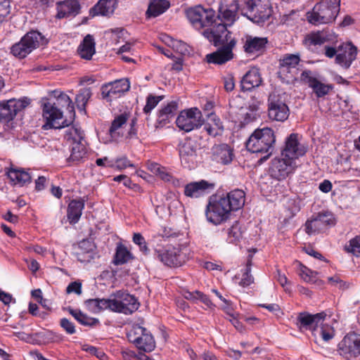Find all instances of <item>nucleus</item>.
<instances>
[{
  "instance_id": "obj_1",
  "label": "nucleus",
  "mask_w": 360,
  "mask_h": 360,
  "mask_svg": "<svg viewBox=\"0 0 360 360\" xmlns=\"http://www.w3.org/2000/svg\"><path fill=\"white\" fill-rule=\"evenodd\" d=\"M45 129L69 127L75 117L74 106L70 98L62 91L54 90L49 98L41 99Z\"/></svg>"
},
{
  "instance_id": "obj_2",
  "label": "nucleus",
  "mask_w": 360,
  "mask_h": 360,
  "mask_svg": "<svg viewBox=\"0 0 360 360\" xmlns=\"http://www.w3.org/2000/svg\"><path fill=\"white\" fill-rule=\"evenodd\" d=\"M202 35L215 46H221L216 51L206 56L209 63L222 65L233 58V49L237 41L223 25L218 26L215 32L203 31Z\"/></svg>"
},
{
  "instance_id": "obj_3",
  "label": "nucleus",
  "mask_w": 360,
  "mask_h": 360,
  "mask_svg": "<svg viewBox=\"0 0 360 360\" xmlns=\"http://www.w3.org/2000/svg\"><path fill=\"white\" fill-rule=\"evenodd\" d=\"M276 136L273 129L269 127L257 129L246 141L247 149L253 153H266L269 157L273 152Z\"/></svg>"
},
{
  "instance_id": "obj_4",
  "label": "nucleus",
  "mask_w": 360,
  "mask_h": 360,
  "mask_svg": "<svg viewBox=\"0 0 360 360\" xmlns=\"http://www.w3.org/2000/svg\"><path fill=\"white\" fill-rule=\"evenodd\" d=\"M340 0H321L307 13V19L316 25L332 22L340 11Z\"/></svg>"
},
{
  "instance_id": "obj_5",
  "label": "nucleus",
  "mask_w": 360,
  "mask_h": 360,
  "mask_svg": "<svg viewBox=\"0 0 360 360\" xmlns=\"http://www.w3.org/2000/svg\"><path fill=\"white\" fill-rule=\"evenodd\" d=\"M231 213V211L224 197L215 195L209 198L205 209V216L210 223L219 225L230 218Z\"/></svg>"
},
{
  "instance_id": "obj_6",
  "label": "nucleus",
  "mask_w": 360,
  "mask_h": 360,
  "mask_svg": "<svg viewBox=\"0 0 360 360\" xmlns=\"http://www.w3.org/2000/svg\"><path fill=\"white\" fill-rule=\"evenodd\" d=\"M186 17L196 30L207 27L211 30L215 25V11L210 8H204L201 5L188 8L186 11Z\"/></svg>"
},
{
  "instance_id": "obj_7",
  "label": "nucleus",
  "mask_w": 360,
  "mask_h": 360,
  "mask_svg": "<svg viewBox=\"0 0 360 360\" xmlns=\"http://www.w3.org/2000/svg\"><path fill=\"white\" fill-rule=\"evenodd\" d=\"M109 304L110 311L126 315L136 311L140 305L134 295L122 290H118L110 295Z\"/></svg>"
},
{
  "instance_id": "obj_8",
  "label": "nucleus",
  "mask_w": 360,
  "mask_h": 360,
  "mask_svg": "<svg viewBox=\"0 0 360 360\" xmlns=\"http://www.w3.org/2000/svg\"><path fill=\"white\" fill-rule=\"evenodd\" d=\"M44 44V37L37 31H31L11 48V53L16 58H24L33 50Z\"/></svg>"
},
{
  "instance_id": "obj_9",
  "label": "nucleus",
  "mask_w": 360,
  "mask_h": 360,
  "mask_svg": "<svg viewBox=\"0 0 360 360\" xmlns=\"http://www.w3.org/2000/svg\"><path fill=\"white\" fill-rule=\"evenodd\" d=\"M177 127L185 132L199 129L204 124L201 111L198 108H191L180 112L176 119Z\"/></svg>"
},
{
  "instance_id": "obj_10",
  "label": "nucleus",
  "mask_w": 360,
  "mask_h": 360,
  "mask_svg": "<svg viewBox=\"0 0 360 360\" xmlns=\"http://www.w3.org/2000/svg\"><path fill=\"white\" fill-rule=\"evenodd\" d=\"M332 316L330 310L323 311L317 314H310L307 311H302L297 314V326L300 330H308L316 338V331L319 325L326 321L327 318Z\"/></svg>"
},
{
  "instance_id": "obj_11",
  "label": "nucleus",
  "mask_w": 360,
  "mask_h": 360,
  "mask_svg": "<svg viewBox=\"0 0 360 360\" xmlns=\"http://www.w3.org/2000/svg\"><path fill=\"white\" fill-rule=\"evenodd\" d=\"M127 337L139 349L145 352H150L155 348V342L153 335L142 326H134Z\"/></svg>"
},
{
  "instance_id": "obj_12",
  "label": "nucleus",
  "mask_w": 360,
  "mask_h": 360,
  "mask_svg": "<svg viewBox=\"0 0 360 360\" xmlns=\"http://www.w3.org/2000/svg\"><path fill=\"white\" fill-rule=\"evenodd\" d=\"M188 250L186 248L169 247L157 251L158 258L168 266H180L188 259Z\"/></svg>"
},
{
  "instance_id": "obj_13",
  "label": "nucleus",
  "mask_w": 360,
  "mask_h": 360,
  "mask_svg": "<svg viewBox=\"0 0 360 360\" xmlns=\"http://www.w3.org/2000/svg\"><path fill=\"white\" fill-rule=\"evenodd\" d=\"M30 104V99L24 97L20 99H10L0 102V122L12 121L17 113Z\"/></svg>"
},
{
  "instance_id": "obj_14",
  "label": "nucleus",
  "mask_w": 360,
  "mask_h": 360,
  "mask_svg": "<svg viewBox=\"0 0 360 360\" xmlns=\"http://www.w3.org/2000/svg\"><path fill=\"white\" fill-rule=\"evenodd\" d=\"M297 167L295 161L287 157L275 158L271 160L270 172L273 178L283 180L294 173Z\"/></svg>"
},
{
  "instance_id": "obj_15",
  "label": "nucleus",
  "mask_w": 360,
  "mask_h": 360,
  "mask_svg": "<svg viewBox=\"0 0 360 360\" xmlns=\"http://www.w3.org/2000/svg\"><path fill=\"white\" fill-rule=\"evenodd\" d=\"M290 115V110L279 95L271 94L268 98V117L272 121L283 122Z\"/></svg>"
},
{
  "instance_id": "obj_16",
  "label": "nucleus",
  "mask_w": 360,
  "mask_h": 360,
  "mask_svg": "<svg viewBox=\"0 0 360 360\" xmlns=\"http://www.w3.org/2000/svg\"><path fill=\"white\" fill-rule=\"evenodd\" d=\"M178 150L182 166L189 169H193L197 159L196 142L191 139H185L179 143Z\"/></svg>"
},
{
  "instance_id": "obj_17",
  "label": "nucleus",
  "mask_w": 360,
  "mask_h": 360,
  "mask_svg": "<svg viewBox=\"0 0 360 360\" xmlns=\"http://www.w3.org/2000/svg\"><path fill=\"white\" fill-rule=\"evenodd\" d=\"M307 152V147L301 143L298 134H290L285 141V146L281 150V156L292 158L294 161L304 156Z\"/></svg>"
},
{
  "instance_id": "obj_18",
  "label": "nucleus",
  "mask_w": 360,
  "mask_h": 360,
  "mask_svg": "<svg viewBox=\"0 0 360 360\" xmlns=\"http://www.w3.org/2000/svg\"><path fill=\"white\" fill-rule=\"evenodd\" d=\"M334 224L332 213L320 212L308 219L304 224V229L308 235H315L323 231L328 226Z\"/></svg>"
},
{
  "instance_id": "obj_19",
  "label": "nucleus",
  "mask_w": 360,
  "mask_h": 360,
  "mask_svg": "<svg viewBox=\"0 0 360 360\" xmlns=\"http://www.w3.org/2000/svg\"><path fill=\"white\" fill-rule=\"evenodd\" d=\"M300 58L298 55L288 54L285 55L280 60L278 75L283 81L289 82L295 79L298 74V65Z\"/></svg>"
},
{
  "instance_id": "obj_20",
  "label": "nucleus",
  "mask_w": 360,
  "mask_h": 360,
  "mask_svg": "<svg viewBox=\"0 0 360 360\" xmlns=\"http://www.w3.org/2000/svg\"><path fill=\"white\" fill-rule=\"evenodd\" d=\"M130 88L129 82L127 79H120L107 84L103 85L101 94L103 98L108 101L120 98Z\"/></svg>"
},
{
  "instance_id": "obj_21",
  "label": "nucleus",
  "mask_w": 360,
  "mask_h": 360,
  "mask_svg": "<svg viewBox=\"0 0 360 360\" xmlns=\"http://www.w3.org/2000/svg\"><path fill=\"white\" fill-rule=\"evenodd\" d=\"M238 4H231L229 7L223 8L221 7L217 15H215V25L211 30H205L204 31H217L218 26L223 25L226 30L228 26H231L236 20Z\"/></svg>"
},
{
  "instance_id": "obj_22",
  "label": "nucleus",
  "mask_w": 360,
  "mask_h": 360,
  "mask_svg": "<svg viewBox=\"0 0 360 360\" xmlns=\"http://www.w3.org/2000/svg\"><path fill=\"white\" fill-rule=\"evenodd\" d=\"M300 80L307 84L318 98L327 95L333 86L332 84L322 83L315 77L310 70L303 71L300 76Z\"/></svg>"
},
{
  "instance_id": "obj_23",
  "label": "nucleus",
  "mask_w": 360,
  "mask_h": 360,
  "mask_svg": "<svg viewBox=\"0 0 360 360\" xmlns=\"http://www.w3.org/2000/svg\"><path fill=\"white\" fill-rule=\"evenodd\" d=\"M357 48L352 43L342 44L339 46V51L335 58V63L345 69H348L356 60Z\"/></svg>"
},
{
  "instance_id": "obj_24",
  "label": "nucleus",
  "mask_w": 360,
  "mask_h": 360,
  "mask_svg": "<svg viewBox=\"0 0 360 360\" xmlns=\"http://www.w3.org/2000/svg\"><path fill=\"white\" fill-rule=\"evenodd\" d=\"M267 44L268 39L266 37L247 35L243 44V49L248 54L260 55L265 51Z\"/></svg>"
},
{
  "instance_id": "obj_25",
  "label": "nucleus",
  "mask_w": 360,
  "mask_h": 360,
  "mask_svg": "<svg viewBox=\"0 0 360 360\" xmlns=\"http://www.w3.org/2000/svg\"><path fill=\"white\" fill-rule=\"evenodd\" d=\"M213 188L214 184L205 180L191 182L186 185L184 194L191 198H199L208 193Z\"/></svg>"
},
{
  "instance_id": "obj_26",
  "label": "nucleus",
  "mask_w": 360,
  "mask_h": 360,
  "mask_svg": "<svg viewBox=\"0 0 360 360\" xmlns=\"http://www.w3.org/2000/svg\"><path fill=\"white\" fill-rule=\"evenodd\" d=\"M58 18H68L75 16L79 14L80 11V4L78 0H65L57 3Z\"/></svg>"
},
{
  "instance_id": "obj_27",
  "label": "nucleus",
  "mask_w": 360,
  "mask_h": 360,
  "mask_svg": "<svg viewBox=\"0 0 360 360\" xmlns=\"http://www.w3.org/2000/svg\"><path fill=\"white\" fill-rule=\"evenodd\" d=\"M213 160L223 165L231 162L234 157L233 149L227 144L216 145L212 148Z\"/></svg>"
},
{
  "instance_id": "obj_28",
  "label": "nucleus",
  "mask_w": 360,
  "mask_h": 360,
  "mask_svg": "<svg viewBox=\"0 0 360 360\" xmlns=\"http://www.w3.org/2000/svg\"><path fill=\"white\" fill-rule=\"evenodd\" d=\"M226 201V204L231 212L242 208L245 204V193L240 189H235L221 195Z\"/></svg>"
},
{
  "instance_id": "obj_29",
  "label": "nucleus",
  "mask_w": 360,
  "mask_h": 360,
  "mask_svg": "<svg viewBox=\"0 0 360 360\" xmlns=\"http://www.w3.org/2000/svg\"><path fill=\"white\" fill-rule=\"evenodd\" d=\"M330 40V34L325 30L311 32L305 35L303 44L307 49L313 46H321Z\"/></svg>"
},
{
  "instance_id": "obj_30",
  "label": "nucleus",
  "mask_w": 360,
  "mask_h": 360,
  "mask_svg": "<svg viewBox=\"0 0 360 360\" xmlns=\"http://www.w3.org/2000/svg\"><path fill=\"white\" fill-rule=\"evenodd\" d=\"M262 82V78L258 69H250L240 81L241 89L244 91H250L253 88L259 86Z\"/></svg>"
},
{
  "instance_id": "obj_31",
  "label": "nucleus",
  "mask_w": 360,
  "mask_h": 360,
  "mask_svg": "<svg viewBox=\"0 0 360 360\" xmlns=\"http://www.w3.org/2000/svg\"><path fill=\"white\" fill-rule=\"evenodd\" d=\"M96 43L92 35L87 34L77 48L79 56L85 60H91L96 53Z\"/></svg>"
},
{
  "instance_id": "obj_32",
  "label": "nucleus",
  "mask_w": 360,
  "mask_h": 360,
  "mask_svg": "<svg viewBox=\"0 0 360 360\" xmlns=\"http://www.w3.org/2000/svg\"><path fill=\"white\" fill-rule=\"evenodd\" d=\"M86 141L70 144V155L68 162L71 165H77L82 162L86 156Z\"/></svg>"
},
{
  "instance_id": "obj_33",
  "label": "nucleus",
  "mask_w": 360,
  "mask_h": 360,
  "mask_svg": "<svg viewBox=\"0 0 360 360\" xmlns=\"http://www.w3.org/2000/svg\"><path fill=\"white\" fill-rule=\"evenodd\" d=\"M117 6V0H99L91 9L93 15L108 16L112 14Z\"/></svg>"
},
{
  "instance_id": "obj_34",
  "label": "nucleus",
  "mask_w": 360,
  "mask_h": 360,
  "mask_svg": "<svg viewBox=\"0 0 360 360\" xmlns=\"http://www.w3.org/2000/svg\"><path fill=\"white\" fill-rule=\"evenodd\" d=\"M207 122H204V129L207 131V134L215 137L220 134L224 127L219 117L214 113L210 112L207 115Z\"/></svg>"
},
{
  "instance_id": "obj_35",
  "label": "nucleus",
  "mask_w": 360,
  "mask_h": 360,
  "mask_svg": "<svg viewBox=\"0 0 360 360\" xmlns=\"http://www.w3.org/2000/svg\"><path fill=\"white\" fill-rule=\"evenodd\" d=\"M4 170L8 175V177L14 183V184H20L22 186L26 183H30L31 181V175L22 169L6 167Z\"/></svg>"
},
{
  "instance_id": "obj_36",
  "label": "nucleus",
  "mask_w": 360,
  "mask_h": 360,
  "mask_svg": "<svg viewBox=\"0 0 360 360\" xmlns=\"http://www.w3.org/2000/svg\"><path fill=\"white\" fill-rule=\"evenodd\" d=\"M170 6L167 0H151L146 12L147 18H155L165 13Z\"/></svg>"
},
{
  "instance_id": "obj_37",
  "label": "nucleus",
  "mask_w": 360,
  "mask_h": 360,
  "mask_svg": "<svg viewBox=\"0 0 360 360\" xmlns=\"http://www.w3.org/2000/svg\"><path fill=\"white\" fill-rule=\"evenodd\" d=\"M178 108V103L176 101H171L162 108L158 112V126H164L169 122V120L174 116Z\"/></svg>"
},
{
  "instance_id": "obj_38",
  "label": "nucleus",
  "mask_w": 360,
  "mask_h": 360,
  "mask_svg": "<svg viewBox=\"0 0 360 360\" xmlns=\"http://www.w3.org/2000/svg\"><path fill=\"white\" fill-rule=\"evenodd\" d=\"M84 208V201L80 200H72L68 207V218L70 224H76L82 213Z\"/></svg>"
},
{
  "instance_id": "obj_39",
  "label": "nucleus",
  "mask_w": 360,
  "mask_h": 360,
  "mask_svg": "<svg viewBox=\"0 0 360 360\" xmlns=\"http://www.w3.org/2000/svg\"><path fill=\"white\" fill-rule=\"evenodd\" d=\"M128 119L129 115L126 112L120 114L115 117L108 131L112 139H116L123 135L121 133V130L126 124Z\"/></svg>"
},
{
  "instance_id": "obj_40",
  "label": "nucleus",
  "mask_w": 360,
  "mask_h": 360,
  "mask_svg": "<svg viewBox=\"0 0 360 360\" xmlns=\"http://www.w3.org/2000/svg\"><path fill=\"white\" fill-rule=\"evenodd\" d=\"M271 14V11L269 4H262L259 1L255 14L250 13V20L257 23L263 22L269 18Z\"/></svg>"
},
{
  "instance_id": "obj_41",
  "label": "nucleus",
  "mask_w": 360,
  "mask_h": 360,
  "mask_svg": "<svg viewBox=\"0 0 360 360\" xmlns=\"http://www.w3.org/2000/svg\"><path fill=\"white\" fill-rule=\"evenodd\" d=\"M86 308L91 313L98 314L101 311L109 310V298L89 299L84 302Z\"/></svg>"
},
{
  "instance_id": "obj_42",
  "label": "nucleus",
  "mask_w": 360,
  "mask_h": 360,
  "mask_svg": "<svg viewBox=\"0 0 360 360\" xmlns=\"http://www.w3.org/2000/svg\"><path fill=\"white\" fill-rule=\"evenodd\" d=\"M64 138L69 144H76L86 141L84 131L76 126L68 127L65 130Z\"/></svg>"
},
{
  "instance_id": "obj_43",
  "label": "nucleus",
  "mask_w": 360,
  "mask_h": 360,
  "mask_svg": "<svg viewBox=\"0 0 360 360\" xmlns=\"http://www.w3.org/2000/svg\"><path fill=\"white\" fill-rule=\"evenodd\" d=\"M132 259L131 253L123 245H119L117 247L116 252L114 258V264L120 265L128 262Z\"/></svg>"
},
{
  "instance_id": "obj_44",
  "label": "nucleus",
  "mask_w": 360,
  "mask_h": 360,
  "mask_svg": "<svg viewBox=\"0 0 360 360\" xmlns=\"http://www.w3.org/2000/svg\"><path fill=\"white\" fill-rule=\"evenodd\" d=\"M316 333V337L319 336L323 340L328 342L334 338L335 332L333 326L324 321L319 325Z\"/></svg>"
},
{
  "instance_id": "obj_45",
  "label": "nucleus",
  "mask_w": 360,
  "mask_h": 360,
  "mask_svg": "<svg viewBox=\"0 0 360 360\" xmlns=\"http://www.w3.org/2000/svg\"><path fill=\"white\" fill-rule=\"evenodd\" d=\"M251 266H252V256H249L246 266L244 269L242 278L239 282V285L243 288L248 287L254 283V278L251 275Z\"/></svg>"
},
{
  "instance_id": "obj_46",
  "label": "nucleus",
  "mask_w": 360,
  "mask_h": 360,
  "mask_svg": "<svg viewBox=\"0 0 360 360\" xmlns=\"http://www.w3.org/2000/svg\"><path fill=\"white\" fill-rule=\"evenodd\" d=\"M243 236V231L238 221H235L228 230L227 240L229 243H235L240 240Z\"/></svg>"
},
{
  "instance_id": "obj_47",
  "label": "nucleus",
  "mask_w": 360,
  "mask_h": 360,
  "mask_svg": "<svg viewBox=\"0 0 360 360\" xmlns=\"http://www.w3.org/2000/svg\"><path fill=\"white\" fill-rule=\"evenodd\" d=\"M345 250L353 255L360 257V236H356L349 240L345 245Z\"/></svg>"
},
{
  "instance_id": "obj_48",
  "label": "nucleus",
  "mask_w": 360,
  "mask_h": 360,
  "mask_svg": "<svg viewBox=\"0 0 360 360\" xmlns=\"http://www.w3.org/2000/svg\"><path fill=\"white\" fill-rule=\"evenodd\" d=\"M299 274L302 278L306 282L316 283L317 281L318 273L309 269L305 266L300 265Z\"/></svg>"
},
{
  "instance_id": "obj_49",
  "label": "nucleus",
  "mask_w": 360,
  "mask_h": 360,
  "mask_svg": "<svg viewBox=\"0 0 360 360\" xmlns=\"http://www.w3.org/2000/svg\"><path fill=\"white\" fill-rule=\"evenodd\" d=\"M91 96V91L90 89L85 88L80 90L79 93L76 96V103L79 108H85V106Z\"/></svg>"
},
{
  "instance_id": "obj_50",
  "label": "nucleus",
  "mask_w": 360,
  "mask_h": 360,
  "mask_svg": "<svg viewBox=\"0 0 360 360\" xmlns=\"http://www.w3.org/2000/svg\"><path fill=\"white\" fill-rule=\"evenodd\" d=\"M259 1L256 0H244V4L241 8V13L250 20V13L255 14V8Z\"/></svg>"
},
{
  "instance_id": "obj_51",
  "label": "nucleus",
  "mask_w": 360,
  "mask_h": 360,
  "mask_svg": "<svg viewBox=\"0 0 360 360\" xmlns=\"http://www.w3.org/2000/svg\"><path fill=\"white\" fill-rule=\"evenodd\" d=\"M162 96L150 94L146 98V104L143 108L146 114L150 113L162 101Z\"/></svg>"
},
{
  "instance_id": "obj_52",
  "label": "nucleus",
  "mask_w": 360,
  "mask_h": 360,
  "mask_svg": "<svg viewBox=\"0 0 360 360\" xmlns=\"http://www.w3.org/2000/svg\"><path fill=\"white\" fill-rule=\"evenodd\" d=\"M133 242L139 245L140 250L145 255L149 253V249L143 236L139 233H136L133 236Z\"/></svg>"
},
{
  "instance_id": "obj_53",
  "label": "nucleus",
  "mask_w": 360,
  "mask_h": 360,
  "mask_svg": "<svg viewBox=\"0 0 360 360\" xmlns=\"http://www.w3.org/2000/svg\"><path fill=\"white\" fill-rule=\"evenodd\" d=\"M10 2L8 0H0V22H2L10 13Z\"/></svg>"
},
{
  "instance_id": "obj_54",
  "label": "nucleus",
  "mask_w": 360,
  "mask_h": 360,
  "mask_svg": "<svg viewBox=\"0 0 360 360\" xmlns=\"http://www.w3.org/2000/svg\"><path fill=\"white\" fill-rule=\"evenodd\" d=\"M114 166L120 170L124 169L127 167H134V164L131 163L127 157L117 158L115 162Z\"/></svg>"
},
{
  "instance_id": "obj_55",
  "label": "nucleus",
  "mask_w": 360,
  "mask_h": 360,
  "mask_svg": "<svg viewBox=\"0 0 360 360\" xmlns=\"http://www.w3.org/2000/svg\"><path fill=\"white\" fill-rule=\"evenodd\" d=\"M60 325L68 334L72 335L76 332L74 323L66 318H63L60 319Z\"/></svg>"
},
{
  "instance_id": "obj_56",
  "label": "nucleus",
  "mask_w": 360,
  "mask_h": 360,
  "mask_svg": "<svg viewBox=\"0 0 360 360\" xmlns=\"http://www.w3.org/2000/svg\"><path fill=\"white\" fill-rule=\"evenodd\" d=\"M67 293H75L78 295L82 294V283L78 281H75L70 283L67 288H66Z\"/></svg>"
},
{
  "instance_id": "obj_57",
  "label": "nucleus",
  "mask_w": 360,
  "mask_h": 360,
  "mask_svg": "<svg viewBox=\"0 0 360 360\" xmlns=\"http://www.w3.org/2000/svg\"><path fill=\"white\" fill-rule=\"evenodd\" d=\"M98 323V319L89 317L85 314H83V316L79 322L80 324L85 326H94Z\"/></svg>"
},
{
  "instance_id": "obj_58",
  "label": "nucleus",
  "mask_w": 360,
  "mask_h": 360,
  "mask_svg": "<svg viewBox=\"0 0 360 360\" xmlns=\"http://www.w3.org/2000/svg\"><path fill=\"white\" fill-rule=\"evenodd\" d=\"M224 86L226 91H231L234 89L235 82L231 75H228L224 78Z\"/></svg>"
},
{
  "instance_id": "obj_59",
  "label": "nucleus",
  "mask_w": 360,
  "mask_h": 360,
  "mask_svg": "<svg viewBox=\"0 0 360 360\" xmlns=\"http://www.w3.org/2000/svg\"><path fill=\"white\" fill-rule=\"evenodd\" d=\"M197 295H198V300H200L209 308H212L213 307V304L207 295H205L202 292L197 293Z\"/></svg>"
},
{
  "instance_id": "obj_60",
  "label": "nucleus",
  "mask_w": 360,
  "mask_h": 360,
  "mask_svg": "<svg viewBox=\"0 0 360 360\" xmlns=\"http://www.w3.org/2000/svg\"><path fill=\"white\" fill-rule=\"evenodd\" d=\"M339 51V46L336 49L332 46H325V55L329 58H332L334 56H337L338 53Z\"/></svg>"
},
{
  "instance_id": "obj_61",
  "label": "nucleus",
  "mask_w": 360,
  "mask_h": 360,
  "mask_svg": "<svg viewBox=\"0 0 360 360\" xmlns=\"http://www.w3.org/2000/svg\"><path fill=\"white\" fill-rule=\"evenodd\" d=\"M86 350L101 359H103V357L105 356V354L95 347L90 346Z\"/></svg>"
},
{
  "instance_id": "obj_62",
  "label": "nucleus",
  "mask_w": 360,
  "mask_h": 360,
  "mask_svg": "<svg viewBox=\"0 0 360 360\" xmlns=\"http://www.w3.org/2000/svg\"><path fill=\"white\" fill-rule=\"evenodd\" d=\"M332 187V184L329 180H324L319 184V188L323 193H328L331 191Z\"/></svg>"
},
{
  "instance_id": "obj_63",
  "label": "nucleus",
  "mask_w": 360,
  "mask_h": 360,
  "mask_svg": "<svg viewBox=\"0 0 360 360\" xmlns=\"http://www.w3.org/2000/svg\"><path fill=\"white\" fill-rule=\"evenodd\" d=\"M46 179L44 176H39L35 181V188L37 191H41L45 188Z\"/></svg>"
},
{
  "instance_id": "obj_64",
  "label": "nucleus",
  "mask_w": 360,
  "mask_h": 360,
  "mask_svg": "<svg viewBox=\"0 0 360 360\" xmlns=\"http://www.w3.org/2000/svg\"><path fill=\"white\" fill-rule=\"evenodd\" d=\"M3 217L5 220L12 224H16L18 221V217L13 214L11 211H8L6 213H5L3 215Z\"/></svg>"
}]
</instances>
